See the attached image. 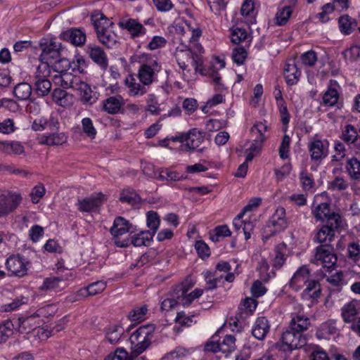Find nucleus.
I'll return each mask as SVG.
<instances>
[{"instance_id": "26", "label": "nucleus", "mask_w": 360, "mask_h": 360, "mask_svg": "<svg viewBox=\"0 0 360 360\" xmlns=\"http://www.w3.org/2000/svg\"><path fill=\"white\" fill-rule=\"evenodd\" d=\"M54 82L60 85L64 89H72L73 90L77 86L81 78L78 76L74 75L72 73L66 72L58 75H55Z\"/></svg>"}, {"instance_id": "37", "label": "nucleus", "mask_w": 360, "mask_h": 360, "mask_svg": "<svg viewBox=\"0 0 360 360\" xmlns=\"http://www.w3.org/2000/svg\"><path fill=\"white\" fill-rule=\"evenodd\" d=\"M335 236V233L323 224L317 230L314 241L321 244H329L334 240Z\"/></svg>"}, {"instance_id": "23", "label": "nucleus", "mask_w": 360, "mask_h": 360, "mask_svg": "<svg viewBox=\"0 0 360 360\" xmlns=\"http://www.w3.org/2000/svg\"><path fill=\"white\" fill-rule=\"evenodd\" d=\"M132 225L122 217H117L113 221L112 226L110 229V233L113 238H118L128 232L133 233Z\"/></svg>"}, {"instance_id": "62", "label": "nucleus", "mask_w": 360, "mask_h": 360, "mask_svg": "<svg viewBox=\"0 0 360 360\" xmlns=\"http://www.w3.org/2000/svg\"><path fill=\"white\" fill-rule=\"evenodd\" d=\"M248 37V33L245 30L236 27L231 30V41L235 44H239L245 41Z\"/></svg>"}, {"instance_id": "51", "label": "nucleus", "mask_w": 360, "mask_h": 360, "mask_svg": "<svg viewBox=\"0 0 360 360\" xmlns=\"http://www.w3.org/2000/svg\"><path fill=\"white\" fill-rule=\"evenodd\" d=\"M158 179L161 181H177L186 179L187 176H184L176 171L165 169L159 172Z\"/></svg>"}, {"instance_id": "44", "label": "nucleus", "mask_w": 360, "mask_h": 360, "mask_svg": "<svg viewBox=\"0 0 360 360\" xmlns=\"http://www.w3.org/2000/svg\"><path fill=\"white\" fill-rule=\"evenodd\" d=\"M32 92V88L27 82H21L15 86L13 94L20 101L28 100Z\"/></svg>"}, {"instance_id": "33", "label": "nucleus", "mask_w": 360, "mask_h": 360, "mask_svg": "<svg viewBox=\"0 0 360 360\" xmlns=\"http://www.w3.org/2000/svg\"><path fill=\"white\" fill-rule=\"evenodd\" d=\"M301 75L300 70L297 67L294 61L287 63L284 67V77L288 85L296 84Z\"/></svg>"}, {"instance_id": "4", "label": "nucleus", "mask_w": 360, "mask_h": 360, "mask_svg": "<svg viewBox=\"0 0 360 360\" xmlns=\"http://www.w3.org/2000/svg\"><path fill=\"white\" fill-rule=\"evenodd\" d=\"M39 46L41 50L39 58L41 62L50 64L60 57L63 46L61 43L57 42L54 38L50 37L41 38L39 42Z\"/></svg>"}, {"instance_id": "12", "label": "nucleus", "mask_w": 360, "mask_h": 360, "mask_svg": "<svg viewBox=\"0 0 360 360\" xmlns=\"http://www.w3.org/2000/svg\"><path fill=\"white\" fill-rule=\"evenodd\" d=\"M117 25L122 30H127L131 39L143 37L147 33V29L136 19L122 18Z\"/></svg>"}, {"instance_id": "5", "label": "nucleus", "mask_w": 360, "mask_h": 360, "mask_svg": "<svg viewBox=\"0 0 360 360\" xmlns=\"http://www.w3.org/2000/svg\"><path fill=\"white\" fill-rule=\"evenodd\" d=\"M288 226V221L285 217V210L283 207H278L264 228L262 240L266 241L276 233L280 232Z\"/></svg>"}, {"instance_id": "60", "label": "nucleus", "mask_w": 360, "mask_h": 360, "mask_svg": "<svg viewBox=\"0 0 360 360\" xmlns=\"http://www.w3.org/2000/svg\"><path fill=\"white\" fill-rule=\"evenodd\" d=\"M191 353L190 349L178 347L173 351L167 353L165 356L171 360H184Z\"/></svg>"}, {"instance_id": "6", "label": "nucleus", "mask_w": 360, "mask_h": 360, "mask_svg": "<svg viewBox=\"0 0 360 360\" xmlns=\"http://www.w3.org/2000/svg\"><path fill=\"white\" fill-rule=\"evenodd\" d=\"M338 261L333 247L330 244L319 245L315 249L314 258L311 262L324 269H330L335 266Z\"/></svg>"}, {"instance_id": "38", "label": "nucleus", "mask_w": 360, "mask_h": 360, "mask_svg": "<svg viewBox=\"0 0 360 360\" xmlns=\"http://www.w3.org/2000/svg\"><path fill=\"white\" fill-rule=\"evenodd\" d=\"M286 250L287 246L284 243H281L275 247L272 259V265L274 268L280 269L283 266L286 259Z\"/></svg>"}, {"instance_id": "1", "label": "nucleus", "mask_w": 360, "mask_h": 360, "mask_svg": "<svg viewBox=\"0 0 360 360\" xmlns=\"http://www.w3.org/2000/svg\"><path fill=\"white\" fill-rule=\"evenodd\" d=\"M176 60L179 68L183 70H187L188 63H191L194 67L195 70L199 71L202 75H205L212 78L217 91L225 89L224 84L221 82V77L218 70L212 65L207 70L201 68L202 62L198 55L194 53L190 49L186 50L177 51Z\"/></svg>"}, {"instance_id": "63", "label": "nucleus", "mask_w": 360, "mask_h": 360, "mask_svg": "<svg viewBox=\"0 0 360 360\" xmlns=\"http://www.w3.org/2000/svg\"><path fill=\"white\" fill-rule=\"evenodd\" d=\"M328 189L330 191H345L348 188V183L342 177L336 176L334 180L328 182Z\"/></svg>"}, {"instance_id": "41", "label": "nucleus", "mask_w": 360, "mask_h": 360, "mask_svg": "<svg viewBox=\"0 0 360 360\" xmlns=\"http://www.w3.org/2000/svg\"><path fill=\"white\" fill-rule=\"evenodd\" d=\"M63 279L62 277H49L44 279L42 284L39 287V289L41 291H51L58 289H61L63 286L61 284L63 283Z\"/></svg>"}, {"instance_id": "39", "label": "nucleus", "mask_w": 360, "mask_h": 360, "mask_svg": "<svg viewBox=\"0 0 360 360\" xmlns=\"http://www.w3.org/2000/svg\"><path fill=\"white\" fill-rule=\"evenodd\" d=\"M341 139L350 144H360V139L356 129L352 124H347L342 129Z\"/></svg>"}, {"instance_id": "9", "label": "nucleus", "mask_w": 360, "mask_h": 360, "mask_svg": "<svg viewBox=\"0 0 360 360\" xmlns=\"http://www.w3.org/2000/svg\"><path fill=\"white\" fill-rule=\"evenodd\" d=\"M281 349L292 351L304 347L307 344L306 337L301 333L288 328L281 336Z\"/></svg>"}, {"instance_id": "27", "label": "nucleus", "mask_w": 360, "mask_h": 360, "mask_svg": "<svg viewBox=\"0 0 360 360\" xmlns=\"http://www.w3.org/2000/svg\"><path fill=\"white\" fill-rule=\"evenodd\" d=\"M87 53L92 60L98 65L102 69H106L108 65L107 56L103 50L97 46L89 45Z\"/></svg>"}, {"instance_id": "49", "label": "nucleus", "mask_w": 360, "mask_h": 360, "mask_svg": "<svg viewBox=\"0 0 360 360\" xmlns=\"http://www.w3.org/2000/svg\"><path fill=\"white\" fill-rule=\"evenodd\" d=\"M346 169L352 179L360 181V161L357 158L348 159Z\"/></svg>"}, {"instance_id": "22", "label": "nucleus", "mask_w": 360, "mask_h": 360, "mask_svg": "<svg viewBox=\"0 0 360 360\" xmlns=\"http://www.w3.org/2000/svg\"><path fill=\"white\" fill-rule=\"evenodd\" d=\"M359 305V301L353 300L342 307L341 316L345 323H352L356 320L360 314Z\"/></svg>"}, {"instance_id": "25", "label": "nucleus", "mask_w": 360, "mask_h": 360, "mask_svg": "<svg viewBox=\"0 0 360 360\" xmlns=\"http://www.w3.org/2000/svg\"><path fill=\"white\" fill-rule=\"evenodd\" d=\"M310 326L309 318L303 314H293L288 328L292 331L303 334Z\"/></svg>"}, {"instance_id": "13", "label": "nucleus", "mask_w": 360, "mask_h": 360, "mask_svg": "<svg viewBox=\"0 0 360 360\" xmlns=\"http://www.w3.org/2000/svg\"><path fill=\"white\" fill-rule=\"evenodd\" d=\"M22 197L20 194L10 193L0 195V217L8 215L13 212L20 205Z\"/></svg>"}, {"instance_id": "18", "label": "nucleus", "mask_w": 360, "mask_h": 360, "mask_svg": "<svg viewBox=\"0 0 360 360\" xmlns=\"http://www.w3.org/2000/svg\"><path fill=\"white\" fill-rule=\"evenodd\" d=\"M104 201V195L98 193L96 195H91L89 198L78 200L77 203V209L82 212H91L97 211Z\"/></svg>"}, {"instance_id": "20", "label": "nucleus", "mask_w": 360, "mask_h": 360, "mask_svg": "<svg viewBox=\"0 0 360 360\" xmlns=\"http://www.w3.org/2000/svg\"><path fill=\"white\" fill-rule=\"evenodd\" d=\"M340 85L337 81L330 79L327 90L322 96V103L327 107H334L338 104Z\"/></svg>"}, {"instance_id": "24", "label": "nucleus", "mask_w": 360, "mask_h": 360, "mask_svg": "<svg viewBox=\"0 0 360 360\" xmlns=\"http://www.w3.org/2000/svg\"><path fill=\"white\" fill-rule=\"evenodd\" d=\"M309 150L312 160H321L328 155L327 146L319 139L314 140L309 143Z\"/></svg>"}, {"instance_id": "45", "label": "nucleus", "mask_w": 360, "mask_h": 360, "mask_svg": "<svg viewBox=\"0 0 360 360\" xmlns=\"http://www.w3.org/2000/svg\"><path fill=\"white\" fill-rule=\"evenodd\" d=\"M325 226H328V229H331L335 233L340 232L344 224V220L339 213L333 212L325 220Z\"/></svg>"}, {"instance_id": "32", "label": "nucleus", "mask_w": 360, "mask_h": 360, "mask_svg": "<svg viewBox=\"0 0 360 360\" xmlns=\"http://www.w3.org/2000/svg\"><path fill=\"white\" fill-rule=\"evenodd\" d=\"M0 151L8 155H21L25 147L18 141H0Z\"/></svg>"}, {"instance_id": "2", "label": "nucleus", "mask_w": 360, "mask_h": 360, "mask_svg": "<svg viewBox=\"0 0 360 360\" xmlns=\"http://www.w3.org/2000/svg\"><path fill=\"white\" fill-rule=\"evenodd\" d=\"M91 21L99 41L108 49H112L116 46L118 37L110 29V27L113 25V22H110L103 13L93 15Z\"/></svg>"}, {"instance_id": "31", "label": "nucleus", "mask_w": 360, "mask_h": 360, "mask_svg": "<svg viewBox=\"0 0 360 360\" xmlns=\"http://www.w3.org/2000/svg\"><path fill=\"white\" fill-rule=\"evenodd\" d=\"M306 288L302 292V297L304 300H316L321 294V288L316 280H309L306 284Z\"/></svg>"}, {"instance_id": "10", "label": "nucleus", "mask_w": 360, "mask_h": 360, "mask_svg": "<svg viewBox=\"0 0 360 360\" xmlns=\"http://www.w3.org/2000/svg\"><path fill=\"white\" fill-rule=\"evenodd\" d=\"M28 264L27 259L20 255H11L6 262L8 271L11 276L17 277H22L27 274Z\"/></svg>"}, {"instance_id": "54", "label": "nucleus", "mask_w": 360, "mask_h": 360, "mask_svg": "<svg viewBox=\"0 0 360 360\" xmlns=\"http://www.w3.org/2000/svg\"><path fill=\"white\" fill-rule=\"evenodd\" d=\"M146 217L147 226L150 229V233H153L154 236L160 224L159 215L156 212L149 211L146 214Z\"/></svg>"}, {"instance_id": "42", "label": "nucleus", "mask_w": 360, "mask_h": 360, "mask_svg": "<svg viewBox=\"0 0 360 360\" xmlns=\"http://www.w3.org/2000/svg\"><path fill=\"white\" fill-rule=\"evenodd\" d=\"M347 277H349V274L339 271L328 277L327 281L337 291H340L342 287L348 283Z\"/></svg>"}, {"instance_id": "57", "label": "nucleus", "mask_w": 360, "mask_h": 360, "mask_svg": "<svg viewBox=\"0 0 360 360\" xmlns=\"http://www.w3.org/2000/svg\"><path fill=\"white\" fill-rule=\"evenodd\" d=\"M347 257L354 263L360 261V245L358 243L352 242L347 245Z\"/></svg>"}, {"instance_id": "47", "label": "nucleus", "mask_w": 360, "mask_h": 360, "mask_svg": "<svg viewBox=\"0 0 360 360\" xmlns=\"http://www.w3.org/2000/svg\"><path fill=\"white\" fill-rule=\"evenodd\" d=\"M330 205L328 202H322L318 205L313 210L312 214L317 221H325L326 219L332 214Z\"/></svg>"}, {"instance_id": "16", "label": "nucleus", "mask_w": 360, "mask_h": 360, "mask_svg": "<svg viewBox=\"0 0 360 360\" xmlns=\"http://www.w3.org/2000/svg\"><path fill=\"white\" fill-rule=\"evenodd\" d=\"M205 133L194 128L191 129L188 133L185 134V144H181L180 150L181 151H190L197 149L204 141Z\"/></svg>"}, {"instance_id": "43", "label": "nucleus", "mask_w": 360, "mask_h": 360, "mask_svg": "<svg viewBox=\"0 0 360 360\" xmlns=\"http://www.w3.org/2000/svg\"><path fill=\"white\" fill-rule=\"evenodd\" d=\"M124 333V330L120 326H110L105 333L106 340L111 345L118 344Z\"/></svg>"}, {"instance_id": "11", "label": "nucleus", "mask_w": 360, "mask_h": 360, "mask_svg": "<svg viewBox=\"0 0 360 360\" xmlns=\"http://www.w3.org/2000/svg\"><path fill=\"white\" fill-rule=\"evenodd\" d=\"M153 236V233H150V231H142L139 233L131 236L130 239L127 238L124 240H115V245L119 248H127L130 244L135 247L146 246L152 241Z\"/></svg>"}, {"instance_id": "17", "label": "nucleus", "mask_w": 360, "mask_h": 360, "mask_svg": "<svg viewBox=\"0 0 360 360\" xmlns=\"http://www.w3.org/2000/svg\"><path fill=\"white\" fill-rule=\"evenodd\" d=\"M188 290V288H186L184 283L179 284L174 288L176 298L181 299V304L184 307L189 306L195 299L200 297L204 291L202 289L196 288L191 292L187 294Z\"/></svg>"}, {"instance_id": "21", "label": "nucleus", "mask_w": 360, "mask_h": 360, "mask_svg": "<svg viewBox=\"0 0 360 360\" xmlns=\"http://www.w3.org/2000/svg\"><path fill=\"white\" fill-rule=\"evenodd\" d=\"M67 133L58 131H52L51 133L44 134L41 136L39 143L49 146H61L68 141Z\"/></svg>"}, {"instance_id": "35", "label": "nucleus", "mask_w": 360, "mask_h": 360, "mask_svg": "<svg viewBox=\"0 0 360 360\" xmlns=\"http://www.w3.org/2000/svg\"><path fill=\"white\" fill-rule=\"evenodd\" d=\"M138 77L143 85H150L155 79V70L148 64H143L139 67Z\"/></svg>"}, {"instance_id": "55", "label": "nucleus", "mask_w": 360, "mask_h": 360, "mask_svg": "<svg viewBox=\"0 0 360 360\" xmlns=\"http://www.w3.org/2000/svg\"><path fill=\"white\" fill-rule=\"evenodd\" d=\"M148 310L146 304L141 307H136L129 312L128 318L131 321L140 322L145 319V316L148 313Z\"/></svg>"}, {"instance_id": "15", "label": "nucleus", "mask_w": 360, "mask_h": 360, "mask_svg": "<svg viewBox=\"0 0 360 360\" xmlns=\"http://www.w3.org/2000/svg\"><path fill=\"white\" fill-rule=\"evenodd\" d=\"M311 270L307 265H302L294 273L288 282V285L295 291L302 289L310 280Z\"/></svg>"}, {"instance_id": "52", "label": "nucleus", "mask_w": 360, "mask_h": 360, "mask_svg": "<svg viewBox=\"0 0 360 360\" xmlns=\"http://www.w3.org/2000/svg\"><path fill=\"white\" fill-rule=\"evenodd\" d=\"M52 65L53 70L55 72L59 73V75L68 72L69 70H72V63L65 58H59L58 60H55L53 63H50Z\"/></svg>"}, {"instance_id": "14", "label": "nucleus", "mask_w": 360, "mask_h": 360, "mask_svg": "<svg viewBox=\"0 0 360 360\" xmlns=\"http://www.w3.org/2000/svg\"><path fill=\"white\" fill-rule=\"evenodd\" d=\"M60 39L75 46H82L86 39L85 32L80 28L71 27L59 34Z\"/></svg>"}, {"instance_id": "36", "label": "nucleus", "mask_w": 360, "mask_h": 360, "mask_svg": "<svg viewBox=\"0 0 360 360\" xmlns=\"http://www.w3.org/2000/svg\"><path fill=\"white\" fill-rule=\"evenodd\" d=\"M52 97L53 101L60 106L67 108L72 104V96L64 89H55L52 93Z\"/></svg>"}, {"instance_id": "64", "label": "nucleus", "mask_w": 360, "mask_h": 360, "mask_svg": "<svg viewBox=\"0 0 360 360\" xmlns=\"http://www.w3.org/2000/svg\"><path fill=\"white\" fill-rule=\"evenodd\" d=\"M104 360H131L128 352L123 348H117L114 353L108 355Z\"/></svg>"}, {"instance_id": "3", "label": "nucleus", "mask_w": 360, "mask_h": 360, "mask_svg": "<svg viewBox=\"0 0 360 360\" xmlns=\"http://www.w3.org/2000/svg\"><path fill=\"white\" fill-rule=\"evenodd\" d=\"M155 329V325L149 323L140 326L132 333L129 338L132 355L136 356L149 347L154 337Z\"/></svg>"}, {"instance_id": "56", "label": "nucleus", "mask_w": 360, "mask_h": 360, "mask_svg": "<svg viewBox=\"0 0 360 360\" xmlns=\"http://www.w3.org/2000/svg\"><path fill=\"white\" fill-rule=\"evenodd\" d=\"M82 131L89 139H94L97 134V131L94 125L93 121L89 117H84L81 122Z\"/></svg>"}, {"instance_id": "40", "label": "nucleus", "mask_w": 360, "mask_h": 360, "mask_svg": "<svg viewBox=\"0 0 360 360\" xmlns=\"http://www.w3.org/2000/svg\"><path fill=\"white\" fill-rule=\"evenodd\" d=\"M106 287V283L98 281L90 283L88 286L80 289L77 292L82 296H94L102 292Z\"/></svg>"}, {"instance_id": "28", "label": "nucleus", "mask_w": 360, "mask_h": 360, "mask_svg": "<svg viewBox=\"0 0 360 360\" xmlns=\"http://www.w3.org/2000/svg\"><path fill=\"white\" fill-rule=\"evenodd\" d=\"M124 83L128 88V93L131 96H143L146 94L148 89L146 85L136 82V79L131 75H129L124 79Z\"/></svg>"}, {"instance_id": "59", "label": "nucleus", "mask_w": 360, "mask_h": 360, "mask_svg": "<svg viewBox=\"0 0 360 360\" xmlns=\"http://www.w3.org/2000/svg\"><path fill=\"white\" fill-rule=\"evenodd\" d=\"M17 129L14 120L11 118L0 120V134L9 135L15 132Z\"/></svg>"}, {"instance_id": "8", "label": "nucleus", "mask_w": 360, "mask_h": 360, "mask_svg": "<svg viewBox=\"0 0 360 360\" xmlns=\"http://www.w3.org/2000/svg\"><path fill=\"white\" fill-rule=\"evenodd\" d=\"M46 311L45 308H40L30 316L19 318L18 319L19 332L27 334L40 327L44 321L39 319V318L45 316Z\"/></svg>"}, {"instance_id": "46", "label": "nucleus", "mask_w": 360, "mask_h": 360, "mask_svg": "<svg viewBox=\"0 0 360 360\" xmlns=\"http://www.w3.org/2000/svg\"><path fill=\"white\" fill-rule=\"evenodd\" d=\"M34 81V90L39 96H47L51 89V82L47 78L38 79Z\"/></svg>"}, {"instance_id": "7", "label": "nucleus", "mask_w": 360, "mask_h": 360, "mask_svg": "<svg viewBox=\"0 0 360 360\" xmlns=\"http://www.w3.org/2000/svg\"><path fill=\"white\" fill-rule=\"evenodd\" d=\"M217 334L215 333L205 346V350L211 352H221L224 354H230L236 349V338L232 335H226L221 342L217 340Z\"/></svg>"}, {"instance_id": "61", "label": "nucleus", "mask_w": 360, "mask_h": 360, "mask_svg": "<svg viewBox=\"0 0 360 360\" xmlns=\"http://www.w3.org/2000/svg\"><path fill=\"white\" fill-rule=\"evenodd\" d=\"M300 59L303 65L308 67H313L315 65L318 60V57L314 51L309 50L303 53L300 56Z\"/></svg>"}, {"instance_id": "30", "label": "nucleus", "mask_w": 360, "mask_h": 360, "mask_svg": "<svg viewBox=\"0 0 360 360\" xmlns=\"http://www.w3.org/2000/svg\"><path fill=\"white\" fill-rule=\"evenodd\" d=\"M270 328L269 321L262 316L257 319L252 329V335L257 340H262L266 337Z\"/></svg>"}, {"instance_id": "53", "label": "nucleus", "mask_w": 360, "mask_h": 360, "mask_svg": "<svg viewBox=\"0 0 360 360\" xmlns=\"http://www.w3.org/2000/svg\"><path fill=\"white\" fill-rule=\"evenodd\" d=\"M204 278L206 283L205 290H212L217 288V284L223 279L222 276H216L215 273L207 271L204 273Z\"/></svg>"}, {"instance_id": "58", "label": "nucleus", "mask_w": 360, "mask_h": 360, "mask_svg": "<svg viewBox=\"0 0 360 360\" xmlns=\"http://www.w3.org/2000/svg\"><path fill=\"white\" fill-rule=\"evenodd\" d=\"M28 302V297L20 296L15 298L11 302L5 304L1 307L3 311H11L18 309L21 305L26 304Z\"/></svg>"}, {"instance_id": "19", "label": "nucleus", "mask_w": 360, "mask_h": 360, "mask_svg": "<svg viewBox=\"0 0 360 360\" xmlns=\"http://www.w3.org/2000/svg\"><path fill=\"white\" fill-rule=\"evenodd\" d=\"M74 91L77 92L82 103L84 105H91L98 100L96 92L93 91L90 85L84 82L82 79Z\"/></svg>"}, {"instance_id": "48", "label": "nucleus", "mask_w": 360, "mask_h": 360, "mask_svg": "<svg viewBox=\"0 0 360 360\" xmlns=\"http://www.w3.org/2000/svg\"><path fill=\"white\" fill-rule=\"evenodd\" d=\"M337 331L335 322L330 320L321 325L316 335L319 338H326V335H335Z\"/></svg>"}, {"instance_id": "50", "label": "nucleus", "mask_w": 360, "mask_h": 360, "mask_svg": "<svg viewBox=\"0 0 360 360\" xmlns=\"http://www.w3.org/2000/svg\"><path fill=\"white\" fill-rule=\"evenodd\" d=\"M292 13V8L290 6H286L278 10L276 13L275 20L276 24L278 26L285 25Z\"/></svg>"}, {"instance_id": "29", "label": "nucleus", "mask_w": 360, "mask_h": 360, "mask_svg": "<svg viewBox=\"0 0 360 360\" xmlns=\"http://www.w3.org/2000/svg\"><path fill=\"white\" fill-rule=\"evenodd\" d=\"M123 105V98L121 96H110L102 101L103 110L110 115L119 112Z\"/></svg>"}, {"instance_id": "34", "label": "nucleus", "mask_w": 360, "mask_h": 360, "mask_svg": "<svg viewBox=\"0 0 360 360\" xmlns=\"http://www.w3.org/2000/svg\"><path fill=\"white\" fill-rule=\"evenodd\" d=\"M340 31L345 35L352 33L357 27V22L347 14L341 15L338 19Z\"/></svg>"}]
</instances>
